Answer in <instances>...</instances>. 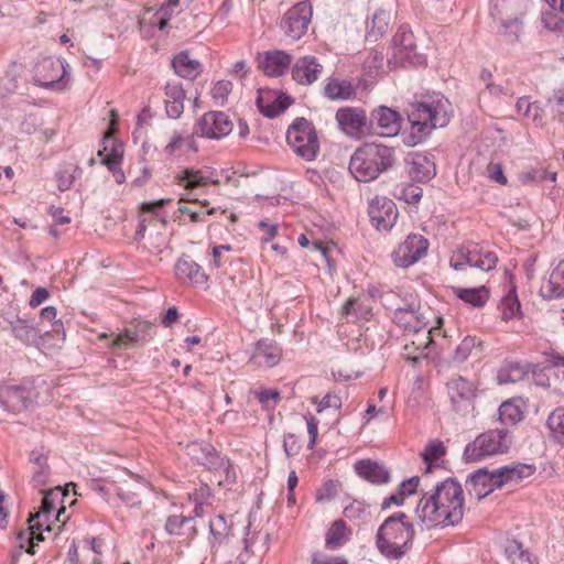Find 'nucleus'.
<instances>
[{
  "mask_svg": "<svg viewBox=\"0 0 564 564\" xmlns=\"http://www.w3.org/2000/svg\"><path fill=\"white\" fill-rule=\"evenodd\" d=\"M464 511V489L458 481L448 478L419 500L415 517L421 525L431 529L459 523Z\"/></svg>",
  "mask_w": 564,
  "mask_h": 564,
  "instance_id": "f257e3e1",
  "label": "nucleus"
},
{
  "mask_svg": "<svg viewBox=\"0 0 564 564\" xmlns=\"http://www.w3.org/2000/svg\"><path fill=\"white\" fill-rule=\"evenodd\" d=\"M411 131L404 138V144L414 147L426 139L436 128L447 126L451 119V104L443 97L412 106L409 112Z\"/></svg>",
  "mask_w": 564,
  "mask_h": 564,
  "instance_id": "f03ea898",
  "label": "nucleus"
},
{
  "mask_svg": "<svg viewBox=\"0 0 564 564\" xmlns=\"http://www.w3.org/2000/svg\"><path fill=\"white\" fill-rule=\"evenodd\" d=\"M395 164V151L382 143L366 142L350 156L349 171L358 182H371Z\"/></svg>",
  "mask_w": 564,
  "mask_h": 564,
  "instance_id": "7ed1b4c3",
  "label": "nucleus"
},
{
  "mask_svg": "<svg viewBox=\"0 0 564 564\" xmlns=\"http://www.w3.org/2000/svg\"><path fill=\"white\" fill-rule=\"evenodd\" d=\"M415 535L409 517L399 512L383 521L377 532V547L388 558H400L412 547Z\"/></svg>",
  "mask_w": 564,
  "mask_h": 564,
  "instance_id": "20e7f679",
  "label": "nucleus"
},
{
  "mask_svg": "<svg viewBox=\"0 0 564 564\" xmlns=\"http://www.w3.org/2000/svg\"><path fill=\"white\" fill-rule=\"evenodd\" d=\"M529 0H491L489 14L499 34L507 36L510 42L519 37L522 18Z\"/></svg>",
  "mask_w": 564,
  "mask_h": 564,
  "instance_id": "39448f33",
  "label": "nucleus"
},
{
  "mask_svg": "<svg viewBox=\"0 0 564 564\" xmlns=\"http://www.w3.org/2000/svg\"><path fill=\"white\" fill-rule=\"evenodd\" d=\"M66 496L61 488H56L54 490H50L46 492L42 499V505L40 510L31 517L29 520L30 524V536H29V546L26 547V552L30 554L35 553L36 542L43 541L44 538L42 535L43 525L45 524V531L51 532L52 527L50 523V519L52 516L55 517L57 521H61V517L65 514V507H58V502L61 499Z\"/></svg>",
  "mask_w": 564,
  "mask_h": 564,
  "instance_id": "423d86ee",
  "label": "nucleus"
},
{
  "mask_svg": "<svg viewBox=\"0 0 564 564\" xmlns=\"http://www.w3.org/2000/svg\"><path fill=\"white\" fill-rule=\"evenodd\" d=\"M511 444L505 430H490L478 435L464 449L466 462H479L488 456L506 453Z\"/></svg>",
  "mask_w": 564,
  "mask_h": 564,
  "instance_id": "0eeeda50",
  "label": "nucleus"
},
{
  "mask_svg": "<svg viewBox=\"0 0 564 564\" xmlns=\"http://www.w3.org/2000/svg\"><path fill=\"white\" fill-rule=\"evenodd\" d=\"M498 257L489 247L469 242L458 249L451 258L449 264L455 270H462L466 264L488 272L496 268Z\"/></svg>",
  "mask_w": 564,
  "mask_h": 564,
  "instance_id": "6e6552de",
  "label": "nucleus"
},
{
  "mask_svg": "<svg viewBox=\"0 0 564 564\" xmlns=\"http://www.w3.org/2000/svg\"><path fill=\"white\" fill-rule=\"evenodd\" d=\"M288 144L305 159L313 160L318 152V139L313 124L304 118L296 119L286 133Z\"/></svg>",
  "mask_w": 564,
  "mask_h": 564,
  "instance_id": "1a4fd4ad",
  "label": "nucleus"
},
{
  "mask_svg": "<svg viewBox=\"0 0 564 564\" xmlns=\"http://www.w3.org/2000/svg\"><path fill=\"white\" fill-rule=\"evenodd\" d=\"M389 63L402 67L421 66L426 63L425 55L416 52L414 34L408 28L401 26L393 36Z\"/></svg>",
  "mask_w": 564,
  "mask_h": 564,
  "instance_id": "9d476101",
  "label": "nucleus"
},
{
  "mask_svg": "<svg viewBox=\"0 0 564 564\" xmlns=\"http://www.w3.org/2000/svg\"><path fill=\"white\" fill-rule=\"evenodd\" d=\"M446 387L454 411L464 415L474 413L475 400L478 394V386L475 381L457 376L452 378Z\"/></svg>",
  "mask_w": 564,
  "mask_h": 564,
  "instance_id": "9b49d317",
  "label": "nucleus"
},
{
  "mask_svg": "<svg viewBox=\"0 0 564 564\" xmlns=\"http://www.w3.org/2000/svg\"><path fill=\"white\" fill-rule=\"evenodd\" d=\"M429 241L421 235L411 234L391 253L393 263L409 268L426 256Z\"/></svg>",
  "mask_w": 564,
  "mask_h": 564,
  "instance_id": "f8f14e48",
  "label": "nucleus"
},
{
  "mask_svg": "<svg viewBox=\"0 0 564 564\" xmlns=\"http://www.w3.org/2000/svg\"><path fill=\"white\" fill-rule=\"evenodd\" d=\"M311 18V4L305 1L299 2L286 11L281 21V29L292 41L300 40L307 31Z\"/></svg>",
  "mask_w": 564,
  "mask_h": 564,
  "instance_id": "ddd939ff",
  "label": "nucleus"
},
{
  "mask_svg": "<svg viewBox=\"0 0 564 564\" xmlns=\"http://www.w3.org/2000/svg\"><path fill=\"white\" fill-rule=\"evenodd\" d=\"M174 182L185 189H195L220 184L217 171L208 166L202 169L193 166L182 167L175 173Z\"/></svg>",
  "mask_w": 564,
  "mask_h": 564,
  "instance_id": "4468645a",
  "label": "nucleus"
},
{
  "mask_svg": "<svg viewBox=\"0 0 564 564\" xmlns=\"http://www.w3.org/2000/svg\"><path fill=\"white\" fill-rule=\"evenodd\" d=\"M234 129V122L223 111H209L199 119L196 133L203 138L216 139L227 137Z\"/></svg>",
  "mask_w": 564,
  "mask_h": 564,
  "instance_id": "2eb2a0df",
  "label": "nucleus"
},
{
  "mask_svg": "<svg viewBox=\"0 0 564 564\" xmlns=\"http://www.w3.org/2000/svg\"><path fill=\"white\" fill-rule=\"evenodd\" d=\"M35 73L40 86L57 90L66 88L67 83L63 80L66 75L63 61L52 57L44 58L36 65Z\"/></svg>",
  "mask_w": 564,
  "mask_h": 564,
  "instance_id": "dca6fc26",
  "label": "nucleus"
},
{
  "mask_svg": "<svg viewBox=\"0 0 564 564\" xmlns=\"http://www.w3.org/2000/svg\"><path fill=\"white\" fill-rule=\"evenodd\" d=\"M438 327L425 325L424 327L409 334H404V350L406 359L417 361L425 357V350L433 343L434 336L440 335Z\"/></svg>",
  "mask_w": 564,
  "mask_h": 564,
  "instance_id": "f3484780",
  "label": "nucleus"
},
{
  "mask_svg": "<svg viewBox=\"0 0 564 564\" xmlns=\"http://www.w3.org/2000/svg\"><path fill=\"white\" fill-rule=\"evenodd\" d=\"M198 151L195 137L185 131H173L163 148L166 158L185 161Z\"/></svg>",
  "mask_w": 564,
  "mask_h": 564,
  "instance_id": "a211bd4d",
  "label": "nucleus"
},
{
  "mask_svg": "<svg viewBox=\"0 0 564 564\" xmlns=\"http://www.w3.org/2000/svg\"><path fill=\"white\" fill-rule=\"evenodd\" d=\"M336 121L340 130L348 137L360 139L367 131V116L365 110L346 107L336 112Z\"/></svg>",
  "mask_w": 564,
  "mask_h": 564,
  "instance_id": "6ab92c4d",
  "label": "nucleus"
},
{
  "mask_svg": "<svg viewBox=\"0 0 564 564\" xmlns=\"http://www.w3.org/2000/svg\"><path fill=\"white\" fill-rule=\"evenodd\" d=\"M368 214L372 225L379 230H389L395 224L398 210L394 203L384 197L376 196L369 203Z\"/></svg>",
  "mask_w": 564,
  "mask_h": 564,
  "instance_id": "aec40b11",
  "label": "nucleus"
},
{
  "mask_svg": "<svg viewBox=\"0 0 564 564\" xmlns=\"http://www.w3.org/2000/svg\"><path fill=\"white\" fill-rule=\"evenodd\" d=\"M174 275L183 284L199 286L205 290L209 288V278L203 268L188 256L181 257L174 264Z\"/></svg>",
  "mask_w": 564,
  "mask_h": 564,
  "instance_id": "412c9836",
  "label": "nucleus"
},
{
  "mask_svg": "<svg viewBox=\"0 0 564 564\" xmlns=\"http://www.w3.org/2000/svg\"><path fill=\"white\" fill-rule=\"evenodd\" d=\"M475 286H451L452 294L475 308L484 307L490 299V289L487 286L485 274H478L474 280Z\"/></svg>",
  "mask_w": 564,
  "mask_h": 564,
  "instance_id": "4be33fe9",
  "label": "nucleus"
},
{
  "mask_svg": "<svg viewBox=\"0 0 564 564\" xmlns=\"http://www.w3.org/2000/svg\"><path fill=\"white\" fill-rule=\"evenodd\" d=\"M291 105V98L285 94L269 88L258 90L257 106L265 117H276Z\"/></svg>",
  "mask_w": 564,
  "mask_h": 564,
  "instance_id": "5701e85b",
  "label": "nucleus"
},
{
  "mask_svg": "<svg viewBox=\"0 0 564 564\" xmlns=\"http://www.w3.org/2000/svg\"><path fill=\"white\" fill-rule=\"evenodd\" d=\"M257 59L259 68L271 77L282 76L292 63V56L279 50L260 53Z\"/></svg>",
  "mask_w": 564,
  "mask_h": 564,
  "instance_id": "b1692460",
  "label": "nucleus"
},
{
  "mask_svg": "<svg viewBox=\"0 0 564 564\" xmlns=\"http://www.w3.org/2000/svg\"><path fill=\"white\" fill-rule=\"evenodd\" d=\"M535 471L533 465L516 463L494 470L495 481L499 489L506 486H516L531 477Z\"/></svg>",
  "mask_w": 564,
  "mask_h": 564,
  "instance_id": "393cba45",
  "label": "nucleus"
},
{
  "mask_svg": "<svg viewBox=\"0 0 564 564\" xmlns=\"http://www.w3.org/2000/svg\"><path fill=\"white\" fill-rule=\"evenodd\" d=\"M372 121L377 133L381 137H394L401 130V116L398 111L380 106L372 111Z\"/></svg>",
  "mask_w": 564,
  "mask_h": 564,
  "instance_id": "a878e982",
  "label": "nucleus"
},
{
  "mask_svg": "<svg viewBox=\"0 0 564 564\" xmlns=\"http://www.w3.org/2000/svg\"><path fill=\"white\" fill-rule=\"evenodd\" d=\"M323 66L314 56L299 58L292 68L293 79L301 85H311L318 79Z\"/></svg>",
  "mask_w": 564,
  "mask_h": 564,
  "instance_id": "bb28decb",
  "label": "nucleus"
},
{
  "mask_svg": "<svg viewBox=\"0 0 564 564\" xmlns=\"http://www.w3.org/2000/svg\"><path fill=\"white\" fill-rule=\"evenodd\" d=\"M393 322L404 334L409 335L429 324L424 314L420 312V307L415 308L413 305L395 310Z\"/></svg>",
  "mask_w": 564,
  "mask_h": 564,
  "instance_id": "cd10ccee",
  "label": "nucleus"
},
{
  "mask_svg": "<svg viewBox=\"0 0 564 564\" xmlns=\"http://www.w3.org/2000/svg\"><path fill=\"white\" fill-rule=\"evenodd\" d=\"M540 294L549 300L564 296V260H561L542 280Z\"/></svg>",
  "mask_w": 564,
  "mask_h": 564,
  "instance_id": "c85d7f7f",
  "label": "nucleus"
},
{
  "mask_svg": "<svg viewBox=\"0 0 564 564\" xmlns=\"http://www.w3.org/2000/svg\"><path fill=\"white\" fill-rule=\"evenodd\" d=\"M165 531L172 536L181 539V541L192 540L197 531L194 525L192 516L173 514L166 519Z\"/></svg>",
  "mask_w": 564,
  "mask_h": 564,
  "instance_id": "c756f323",
  "label": "nucleus"
},
{
  "mask_svg": "<svg viewBox=\"0 0 564 564\" xmlns=\"http://www.w3.org/2000/svg\"><path fill=\"white\" fill-rule=\"evenodd\" d=\"M355 471L362 479L372 484H386L389 481V471L378 462L371 459H360L354 465Z\"/></svg>",
  "mask_w": 564,
  "mask_h": 564,
  "instance_id": "7c9ffc66",
  "label": "nucleus"
},
{
  "mask_svg": "<svg viewBox=\"0 0 564 564\" xmlns=\"http://www.w3.org/2000/svg\"><path fill=\"white\" fill-rule=\"evenodd\" d=\"M281 359V348L273 341L261 339L257 343L251 360L260 367H273Z\"/></svg>",
  "mask_w": 564,
  "mask_h": 564,
  "instance_id": "2f4dec72",
  "label": "nucleus"
},
{
  "mask_svg": "<svg viewBox=\"0 0 564 564\" xmlns=\"http://www.w3.org/2000/svg\"><path fill=\"white\" fill-rule=\"evenodd\" d=\"M409 165V174L415 182H426L436 173L435 163L422 153L411 154Z\"/></svg>",
  "mask_w": 564,
  "mask_h": 564,
  "instance_id": "473e14b6",
  "label": "nucleus"
},
{
  "mask_svg": "<svg viewBox=\"0 0 564 564\" xmlns=\"http://www.w3.org/2000/svg\"><path fill=\"white\" fill-rule=\"evenodd\" d=\"M341 314L348 322L369 321L372 316L371 301L367 297L349 299L344 304Z\"/></svg>",
  "mask_w": 564,
  "mask_h": 564,
  "instance_id": "72a5a7b5",
  "label": "nucleus"
},
{
  "mask_svg": "<svg viewBox=\"0 0 564 564\" xmlns=\"http://www.w3.org/2000/svg\"><path fill=\"white\" fill-rule=\"evenodd\" d=\"M152 325L149 322L138 323L134 327L126 329L111 341L112 348H128L139 340L145 339V335L150 333Z\"/></svg>",
  "mask_w": 564,
  "mask_h": 564,
  "instance_id": "f704fd0d",
  "label": "nucleus"
},
{
  "mask_svg": "<svg viewBox=\"0 0 564 564\" xmlns=\"http://www.w3.org/2000/svg\"><path fill=\"white\" fill-rule=\"evenodd\" d=\"M351 538V530L341 519L335 520L325 534V546L328 550H338Z\"/></svg>",
  "mask_w": 564,
  "mask_h": 564,
  "instance_id": "c9c22d12",
  "label": "nucleus"
},
{
  "mask_svg": "<svg viewBox=\"0 0 564 564\" xmlns=\"http://www.w3.org/2000/svg\"><path fill=\"white\" fill-rule=\"evenodd\" d=\"M185 93L180 84L169 83L165 86V108L171 118H178L184 110Z\"/></svg>",
  "mask_w": 564,
  "mask_h": 564,
  "instance_id": "e433bc0d",
  "label": "nucleus"
},
{
  "mask_svg": "<svg viewBox=\"0 0 564 564\" xmlns=\"http://www.w3.org/2000/svg\"><path fill=\"white\" fill-rule=\"evenodd\" d=\"M469 484L473 491L480 499L491 494L494 490L499 489L495 481L494 471H488L486 468L477 470L470 476Z\"/></svg>",
  "mask_w": 564,
  "mask_h": 564,
  "instance_id": "4c0bfd02",
  "label": "nucleus"
},
{
  "mask_svg": "<svg viewBox=\"0 0 564 564\" xmlns=\"http://www.w3.org/2000/svg\"><path fill=\"white\" fill-rule=\"evenodd\" d=\"M172 66L177 75L188 79L196 78L202 72V64L192 58L187 52L177 54L172 59Z\"/></svg>",
  "mask_w": 564,
  "mask_h": 564,
  "instance_id": "58836bf2",
  "label": "nucleus"
},
{
  "mask_svg": "<svg viewBox=\"0 0 564 564\" xmlns=\"http://www.w3.org/2000/svg\"><path fill=\"white\" fill-rule=\"evenodd\" d=\"M498 308L501 319L505 322L516 318L521 314V305L512 279L509 281L507 294L500 301Z\"/></svg>",
  "mask_w": 564,
  "mask_h": 564,
  "instance_id": "ea45409f",
  "label": "nucleus"
},
{
  "mask_svg": "<svg viewBox=\"0 0 564 564\" xmlns=\"http://www.w3.org/2000/svg\"><path fill=\"white\" fill-rule=\"evenodd\" d=\"M546 429L550 440L564 446V406H558L549 414Z\"/></svg>",
  "mask_w": 564,
  "mask_h": 564,
  "instance_id": "a19ab883",
  "label": "nucleus"
},
{
  "mask_svg": "<svg viewBox=\"0 0 564 564\" xmlns=\"http://www.w3.org/2000/svg\"><path fill=\"white\" fill-rule=\"evenodd\" d=\"M523 406L520 400H507L499 408V419L506 425L517 424L523 419Z\"/></svg>",
  "mask_w": 564,
  "mask_h": 564,
  "instance_id": "79ce46f5",
  "label": "nucleus"
},
{
  "mask_svg": "<svg viewBox=\"0 0 564 564\" xmlns=\"http://www.w3.org/2000/svg\"><path fill=\"white\" fill-rule=\"evenodd\" d=\"M325 96L329 99L336 100V99H349L354 93L355 89L350 82L348 80H339L336 78L328 79L324 87Z\"/></svg>",
  "mask_w": 564,
  "mask_h": 564,
  "instance_id": "37998d69",
  "label": "nucleus"
},
{
  "mask_svg": "<svg viewBox=\"0 0 564 564\" xmlns=\"http://www.w3.org/2000/svg\"><path fill=\"white\" fill-rule=\"evenodd\" d=\"M518 113L530 119L535 126L543 123L544 112L536 102H531L527 97H520L516 104Z\"/></svg>",
  "mask_w": 564,
  "mask_h": 564,
  "instance_id": "c03bdc74",
  "label": "nucleus"
},
{
  "mask_svg": "<svg viewBox=\"0 0 564 564\" xmlns=\"http://www.w3.org/2000/svg\"><path fill=\"white\" fill-rule=\"evenodd\" d=\"M140 488L141 487L139 485L123 481L116 487V491L123 503L134 508L140 507L142 503Z\"/></svg>",
  "mask_w": 564,
  "mask_h": 564,
  "instance_id": "a18cd8bd",
  "label": "nucleus"
},
{
  "mask_svg": "<svg viewBox=\"0 0 564 564\" xmlns=\"http://www.w3.org/2000/svg\"><path fill=\"white\" fill-rule=\"evenodd\" d=\"M420 484L419 477H412L405 481H403L397 494L391 495L388 499H386L382 503L383 508L389 507L390 505H402L405 497L411 496L416 492Z\"/></svg>",
  "mask_w": 564,
  "mask_h": 564,
  "instance_id": "49530a36",
  "label": "nucleus"
},
{
  "mask_svg": "<svg viewBox=\"0 0 564 564\" xmlns=\"http://www.w3.org/2000/svg\"><path fill=\"white\" fill-rule=\"evenodd\" d=\"M445 454L446 447L442 441H430L422 453L423 460L427 464L426 471H431L433 466H437L436 464Z\"/></svg>",
  "mask_w": 564,
  "mask_h": 564,
  "instance_id": "de8ad7c7",
  "label": "nucleus"
},
{
  "mask_svg": "<svg viewBox=\"0 0 564 564\" xmlns=\"http://www.w3.org/2000/svg\"><path fill=\"white\" fill-rule=\"evenodd\" d=\"M479 351L480 340L476 336H466L456 347L454 360L457 362H464L471 357L474 352L477 355Z\"/></svg>",
  "mask_w": 564,
  "mask_h": 564,
  "instance_id": "09e8293b",
  "label": "nucleus"
},
{
  "mask_svg": "<svg viewBox=\"0 0 564 564\" xmlns=\"http://www.w3.org/2000/svg\"><path fill=\"white\" fill-rule=\"evenodd\" d=\"M422 188L414 183H401L394 187L393 196L408 204H415L422 197Z\"/></svg>",
  "mask_w": 564,
  "mask_h": 564,
  "instance_id": "8fccbe9b",
  "label": "nucleus"
},
{
  "mask_svg": "<svg viewBox=\"0 0 564 564\" xmlns=\"http://www.w3.org/2000/svg\"><path fill=\"white\" fill-rule=\"evenodd\" d=\"M234 89V84L227 79H220L210 87V97L216 106L223 107L228 104L229 95Z\"/></svg>",
  "mask_w": 564,
  "mask_h": 564,
  "instance_id": "3c124183",
  "label": "nucleus"
},
{
  "mask_svg": "<svg viewBox=\"0 0 564 564\" xmlns=\"http://www.w3.org/2000/svg\"><path fill=\"white\" fill-rule=\"evenodd\" d=\"M340 491V482L338 480H327L317 488L315 500L318 503H326L333 500Z\"/></svg>",
  "mask_w": 564,
  "mask_h": 564,
  "instance_id": "603ef678",
  "label": "nucleus"
},
{
  "mask_svg": "<svg viewBox=\"0 0 564 564\" xmlns=\"http://www.w3.org/2000/svg\"><path fill=\"white\" fill-rule=\"evenodd\" d=\"M178 7L171 6L165 2L160 9L153 14L151 24L158 26L159 30H164L171 18L176 13Z\"/></svg>",
  "mask_w": 564,
  "mask_h": 564,
  "instance_id": "864d4df0",
  "label": "nucleus"
},
{
  "mask_svg": "<svg viewBox=\"0 0 564 564\" xmlns=\"http://www.w3.org/2000/svg\"><path fill=\"white\" fill-rule=\"evenodd\" d=\"M177 209L182 215L188 216L191 223L203 221L204 215H213L216 212L215 208H209V209H206L205 212L202 208L196 209L192 206H188L184 199H181L178 202Z\"/></svg>",
  "mask_w": 564,
  "mask_h": 564,
  "instance_id": "5fc2aeb1",
  "label": "nucleus"
},
{
  "mask_svg": "<svg viewBox=\"0 0 564 564\" xmlns=\"http://www.w3.org/2000/svg\"><path fill=\"white\" fill-rule=\"evenodd\" d=\"M509 558L512 564H538V560L529 551L523 550L521 545H516L509 550Z\"/></svg>",
  "mask_w": 564,
  "mask_h": 564,
  "instance_id": "6e6d98bb",
  "label": "nucleus"
},
{
  "mask_svg": "<svg viewBox=\"0 0 564 564\" xmlns=\"http://www.w3.org/2000/svg\"><path fill=\"white\" fill-rule=\"evenodd\" d=\"M487 91L495 98H501L503 96L512 97L518 93L511 80H506L505 84L488 83Z\"/></svg>",
  "mask_w": 564,
  "mask_h": 564,
  "instance_id": "4d7b16f0",
  "label": "nucleus"
},
{
  "mask_svg": "<svg viewBox=\"0 0 564 564\" xmlns=\"http://www.w3.org/2000/svg\"><path fill=\"white\" fill-rule=\"evenodd\" d=\"M311 564H349V560L343 555L318 551L312 554Z\"/></svg>",
  "mask_w": 564,
  "mask_h": 564,
  "instance_id": "13d9d810",
  "label": "nucleus"
},
{
  "mask_svg": "<svg viewBox=\"0 0 564 564\" xmlns=\"http://www.w3.org/2000/svg\"><path fill=\"white\" fill-rule=\"evenodd\" d=\"M546 175H547V170H545L543 167H532L527 171H523L519 175V181L521 182L522 185H528L531 183L545 181Z\"/></svg>",
  "mask_w": 564,
  "mask_h": 564,
  "instance_id": "bf43d9fd",
  "label": "nucleus"
},
{
  "mask_svg": "<svg viewBox=\"0 0 564 564\" xmlns=\"http://www.w3.org/2000/svg\"><path fill=\"white\" fill-rule=\"evenodd\" d=\"M312 403L317 405V412L321 413L328 408L339 409L341 406V399L335 393H327L321 400L317 397H313Z\"/></svg>",
  "mask_w": 564,
  "mask_h": 564,
  "instance_id": "052dcab7",
  "label": "nucleus"
},
{
  "mask_svg": "<svg viewBox=\"0 0 564 564\" xmlns=\"http://www.w3.org/2000/svg\"><path fill=\"white\" fill-rule=\"evenodd\" d=\"M486 176L500 185H507L508 178L503 173L502 164L499 162H490L486 166Z\"/></svg>",
  "mask_w": 564,
  "mask_h": 564,
  "instance_id": "680f3d73",
  "label": "nucleus"
},
{
  "mask_svg": "<svg viewBox=\"0 0 564 564\" xmlns=\"http://www.w3.org/2000/svg\"><path fill=\"white\" fill-rule=\"evenodd\" d=\"M76 171H79L77 166H75L74 169H64L57 173V186L61 191H67L73 186L75 181L74 173Z\"/></svg>",
  "mask_w": 564,
  "mask_h": 564,
  "instance_id": "e2e57ef3",
  "label": "nucleus"
},
{
  "mask_svg": "<svg viewBox=\"0 0 564 564\" xmlns=\"http://www.w3.org/2000/svg\"><path fill=\"white\" fill-rule=\"evenodd\" d=\"M172 202L171 198H161L153 202L142 203L140 206V214H153L155 217H160V210Z\"/></svg>",
  "mask_w": 564,
  "mask_h": 564,
  "instance_id": "0e129e2a",
  "label": "nucleus"
},
{
  "mask_svg": "<svg viewBox=\"0 0 564 564\" xmlns=\"http://www.w3.org/2000/svg\"><path fill=\"white\" fill-rule=\"evenodd\" d=\"M256 395L265 408H274L280 401V393L273 389H263L258 391Z\"/></svg>",
  "mask_w": 564,
  "mask_h": 564,
  "instance_id": "69168bd1",
  "label": "nucleus"
},
{
  "mask_svg": "<svg viewBox=\"0 0 564 564\" xmlns=\"http://www.w3.org/2000/svg\"><path fill=\"white\" fill-rule=\"evenodd\" d=\"M230 245H219L213 248V264L215 268H220L230 262L228 257H225V252L231 251Z\"/></svg>",
  "mask_w": 564,
  "mask_h": 564,
  "instance_id": "338daca9",
  "label": "nucleus"
},
{
  "mask_svg": "<svg viewBox=\"0 0 564 564\" xmlns=\"http://www.w3.org/2000/svg\"><path fill=\"white\" fill-rule=\"evenodd\" d=\"M304 417L306 421L307 433L310 436L307 447L310 449H313L317 441L319 421L312 414H307Z\"/></svg>",
  "mask_w": 564,
  "mask_h": 564,
  "instance_id": "774afa93",
  "label": "nucleus"
}]
</instances>
